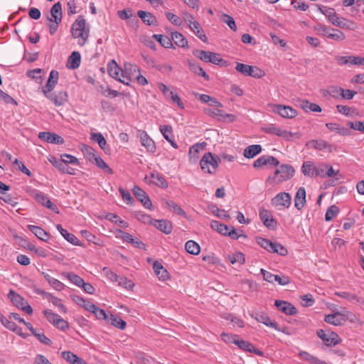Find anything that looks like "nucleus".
<instances>
[{"label": "nucleus", "instance_id": "39", "mask_svg": "<svg viewBox=\"0 0 364 364\" xmlns=\"http://www.w3.org/2000/svg\"><path fill=\"white\" fill-rule=\"evenodd\" d=\"M346 315L341 312H336L333 314H328L325 316L324 321L334 326H340L342 323V320L338 316H345Z\"/></svg>", "mask_w": 364, "mask_h": 364}, {"label": "nucleus", "instance_id": "10", "mask_svg": "<svg viewBox=\"0 0 364 364\" xmlns=\"http://www.w3.org/2000/svg\"><path fill=\"white\" fill-rule=\"evenodd\" d=\"M47 320L60 331H65L69 328L68 322L50 310H47Z\"/></svg>", "mask_w": 364, "mask_h": 364}, {"label": "nucleus", "instance_id": "18", "mask_svg": "<svg viewBox=\"0 0 364 364\" xmlns=\"http://www.w3.org/2000/svg\"><path fill=\"white\" fill-rule=\"evenodd\" d=\"M137 15L141 19V21L147 26H156L158 25V21L156 17L150 12L140 10L138 11Z\"/></svg>", "mask_w": 364, "mask_h": 364}, {"label": "nucleus", "instance_id": "8", "mask_svg": "<svg viewBox=\"0 0 364 364\" xmlns=\"http://www.w3.org/2000/svg\"><path fill=\"white\" fill-rule=\"evenodd\" d=\"M316 335L327 346H334L341 342L338 334L333 331L318 329L316 331Z\"/></svg>", "mask_w": 364, "mask_h": 364}, {"label": "nucleus", "instance_id": "31", "mask_svg": "<svg viewBox=\"0 0 364 364\" xmlns=\"http://www.w3.org/2000/svg\"><path fill=\"white\" fill-rule=\"evenodd\" d=\"M306 146L309 148H313L316 150H323V149H326L328 148V149L331 148V145L329 144H328L326 141L322 140V139L310 140L306 144Z\"/></svg>", "mask_w": 364, "mask_h": 364}, {"label": "nucleus", "instance_id": "50", "mask_svg": "<svg viewBox=\"0 0 364 364\" xmlns=\"http://www.w3.org/2000/svg\"><path fill=\"white\" fill-rule=\"evenodd\" d=\"M328 38L340 42L345 40L346 36L343 31L331 28Z\"/></svg>", "mask_w": 364, "mask_h": 364}, {"label": "nucleus", "instance_id": "1", "mask_svg": "<svg viewBox=\"0 0 364 364\" xmlns=\"http://www.w3.org/2000/svg\"><path fill=\"white\" fill-rule=\"evenodd\" d=\"M90 30L86 28V21L82 16H79L71 27L72 36L78 38V44L83 46L89 37Z\"/></svg>", "mask_w": 364, "mask_h": 364}, {"label": "nucleus", "instance_id": "6", "mask_svg": "<svg viewBox=\"0 0 364 364\" xmlns=\"http://www.w3.org/2000/svg\"><path fill=\"white\" fill-rule=\"evenodd\" d=\"M262 130L267 134L276 135L286 140H291L294 138V136H295L296 139L300 138L299 133H292L287 130L282 129L279 127L272 124H268L266 127H262Z\"/></svg>", "mask_w": 364, "mask_h": 364}, {"label": "nucleus", "instance_id": "24", "mask_svg": "<svg viewBox=\"0 0 364 364\" xmlns=\"http://www.w3.org/2000/svg\"><path fill=\"white\" fill-rule=\"evenodd\" d=\"M149 177L151 178L150 183L156 185L162 188H166L168 187V183L166 181L164 176L161 173L157 171H154L150 174Z\"/></svg>", "mask_w": 364, "mask_h": 364}, {"label": "nucleus", "instance_id": "47", "mask_svg": "<svg viewBox=\"0 0 364 364\" xmlns=\"http://www.w3.org/2000/svg\"><path fill=\"white\" fill-rule=\"evenodd\" d=\"M63 276L78 287H80L82 284H83V279L73 272H64Z\"/></svg>", "mask_w": 364, "mask_h": 364}, {"label": "nucleus", "instance_id": "7", "mask_svg": "<svg viewBox=\"0 0 364 364\" xmlns=\"http://www.w3.org/2000/svg\"><path fill=\"white\" fill-rule=\"evenodd\" d=\"M8 297L17 308L21 309L28 314H31L33 313V309L28 302L20 294L16 293L14 290H10L8 294Z\"/></svg>", "mask_w": 364, "mask_h": 364}, {"label": "nucleus", "instance_id": "22", "mask_svg": "<svg viewBox=\"0 0 364 364\" xmlns=\"http://www.w3.org/2000/svg\"><path fill=\"white\" fill-rule=\"evenodd\" d=\"M152 225L166 235L170 234L173 228L172 223L166 220H154Z\"/></svg>", "mask_w": 364, "mask_h": 364}, {"label": "nucleus", "instance_id": "23", "mask_svg": "<svg viewBox=\"0 0 364 364\" xmlns=\"http://www.w3.org/2000/svg\"><path fill=\"white\" fill-rule=\"evenodd\" d=\"M50 15L52 18H48L50 21H54L57 23H60L62 21V6L60 2L55 3L50 9Z\"/></svg>", "mask_w": 364, "mask_h": 364}, {"label": "nucleus", "instance_id": "32", "mask_svg": "<svg viewBox=\"0 0 364 364\" xmlns=\"http://www.w3.org/2000/svg\"><path fill=\"white\" fill-rule=\"evenodd\" d=\"M262 149L259 144L250 145L244 150L243 155L247 159H252L262 151Z\"/></svg>", "mask_w": 364, "mask_h": 364}, {"label": "nucleus", "instance_id": "59", "mask_svg": "<svg viewBox=\"0 0 364 364\" xmlns=\"http://www.w3.org/2000/svg\"><path fill=\"white\" fill-rule=\"evenodd\" d=\"M256 241L259 246L269 252H271V250H272L274 243L267 239L261 237H257Z\"/></svg>", "mask_w": 364, "mask_h": 364}, {"label": "nucleus", "instance_id": "33", "mask_svg": "<svg viewBox=\"0 0 364 364\" xmlns=\"http://www.w3.org/2000/svg\"><path fill=\"white\" fill-rule=\"evenodd\" d=\"M226 259L232 264L242 265L245 262V255L242 252H235L227 255Z\"/></svg>", "mask_w": 364, "mask_h": 364}, {"label": "nucleus", "instance_id": "5", "mask_svg": "<svg viewBox=\"0 0 364 364\" xmlns=\"http://www.w3.org/2000/svg\"><path fill=\"white\" fill-rule=\"evenodd\" d=\"M107 71L109 75L114 79L122 83L129 85L130 77L124 73L123 70L117 64L114 60H112L107 65Z\"/></svg>", "mask_w": 364, "mask_h": 364}, {"label": "nucleus", "instance_id": "11", "mask_svg": "<svg viewBox=\"0 0 364 364\" xmlns=\"http://www.w3.org/2000/svg\"><path fill=\"white\" fill-rule=\"evenodd\" d=\"M279 164V161L277 158L269 155H263L255 161L253 167L259 168L264 166L269 167L277 166Z\"/></svg>", "mask_w": 364, "mask_h": 364}, {"label": "nucleus", "instance_id": "2", "mask_svg": "<svg viewBox=\"0 0 364 364\" xmlns=\"http://www.w3.org/2000/svg\"><path fill=\"white\" fill-rule=\"evenodd\" d=\"M294 172L295 171L291 165L282 164L274 171V176L267 178V182L271 185L282 183L292 178Z\"/></svg>", "mask_w": 364, "mask_h": 364}, {"label": "nucleus", "instance_id": "64", "mask_svg": "<svg viewBox=\"0 0 364 364\" xmlns=\"http://www.w3.org/2000/svg\"><path fill=\"white\" fill-rule=\"evenodd\" d=\"M339 212V209L336 205H331L330 206L326 213L325 215V220L326 221L331 220L333 218H335Z\"/></svg>", "mask_w": 364, "mask_h": 364}, {"label": "nucleus", "instance_id": "63", "mask_svg": "<svg viewBox=\"0 0 364 364\" xmlns=\"http://www.w3.org/2000/svg\"><path fill=\"white\" fill-rule=\"evenodd\" d=\"M116 282L118 283L119 286H122L127 289H131L134 286V284L125 277L118 276Z\"/></svg>", "mask_w": 364, "mask_h": 364}, {"label": "nucleus", "instance_id": "42", "mask_svg": "<svg viewBox=\"0 0 364 364\" xmlns=\"http://www.w3.org/2000/svg\"><path fill=\"white\" fill-rule=\"evenodd\" d=\"M47 299L49 302L52 303L55 306L58 307L60 312L65 314L67 312V308L62 303L60 299L56 298L50 294L47 293Z\"/></svg>", "mask_w": 364, "mask_h": 364}, {"label": "nucleus", "instance_id": "40", "mask_svg": "<svg viewBox=\"0 0 364 364\" xmlns=\"http://www.w3.org/2000/svg\"><path fill=\"white\" fill-rule=\"evenodd\" d=\"M152 37L154 39H156L160 43V45L165 48H170L173 47L171 38H169L166 36H164L161 34H154Z\"/></svg>", "mask_w": 364, "mask_h": 364}, {"label": "nucleus", "instance_id": "46", "mask_svg": "<svg viewBox=\"0 0 364 364\" xmlns=\"http://www.w3.org/2000/svg\"><path fill=\"white\" fill-rule=\"evenodd\" d=\"M94 164L100 169L103 170L105 173L109 174H112L113 171L112 168L107 164V163L100 156H97L94 159Z\"/></svg>", "mask_w": 364, "mask_h": 364}, {"label": "nucleus", "instance_id": "36", "mask_svg": "<svg viewBox=\"0 0 364 364\" xmlns=\"http://www.w3.org/2000/svg\"><path fill=\"white\" fill-rule=\"evenodd\" d=\"M255 319L264 323L267 326L272 327L276 330H279L277 327V323L275 321H271V319L269 318V316L265 314H257L255 316Z\"/></svg>", "mask_w": 364, "mask_h": 364}, {"label": "nucleus", "instance_id": "51", "mask_svg": "<svg viewBox=\"0 0 364 364\" xmlns=\"http://www.w3.org/2000/svg\"><path fill=\"white\" fill-rule=\"evenodd\" d=\"M107 323L121 330L124 329L127 325L124 321L112 314L110 315Z\"/></svg>", "mask_w": 364, "mask_h": 364}, {"label": "nucleus", "instance_id": "37", "mask_svg": "<svg viewBox=\"0 0 364 364\" xmlns=\"http://www.w3.org/2000/svg\"><path fill=\"white\" fill-rule=\"evenodd\" d=\"M59 79V73L56 70H51L47 80V92L53 90Z\"/></svg>", "mask_w": 364, "mask_h": 364}, {"label": "nucleus", "instance_id": "25", "mask_svg": "<svg viewBox=\"0 0 364 364\" xmlns=\"http://www.w3.org/2000/svg\"><path fill=\"white\" fill-rule=\"evenodd\" d=\"M326 127L331 132H334L341 136H349L350 135V131L349 129L341 126L339 124L330 122L326 123Z\"/></svg>", "mask_w": 364, "mask_h": 364}, {"label": "nucleus", "instance_id": "14", "mask_svg": "<svg viewBox=\"0 0 364 364\" xmlns=\"http://www.w3.org/2000/svg\"><path fill=\"white\" fill-rule=\"evenodd\" d=\"M132 191L135 197L143 204L146 208L151 209V201L144 190L137 186H134Z\"/></svg>", "mask_w": 364, "mask_h": 364}, {"label": "nucleus", "instance_id": "61", "mask_svg": "<svg viewBox=\"0 0 364 364\" xmlns=\"http://www.w3.org/2000/svg\"><path fill=\"white\" fill-rule=\"evenodd\" d=\"M210 53V51H205V50H198V49L194 50L193 51V54L194 56H196L200 60L205 62V63L209 62L208 58H210V55H209Z\"/></svg>", "mask_w": 364, "mask_h": 364}, {"label": "nucleus", "instance_id": "16", "mask_svg": "<svg viewBox=\"0 0 364 364\" xmlns=\"http://www.w3.org/2000/svg\"><path fill=\"white\" fill-rule=\"evenodd\" d=\"M205 113L211 117H218L224 120L233 122L235 119V116L232 114H225L223 110L217 108L214 109H205Z\"/></svg>", "mask_w": 364, "mask_h": 364}, {"label": "nucleus", "instance_id": "57", "mask_svg": "<svg viewBox=\"0 0 364 364\" xmlns=\"http://www.w3.org/2000/svg\"><path fill=\"white\" fill-rule=\"evenodd\" d=\"M28 230L32 232L38 239L41 240H46L44 239V237L46 236V231L38 227V226H36V225H28Z\"/></svg>", "mask_w": 364, "mask_h": 364}, {"label": "nucleus", "instance_id": "34", "mask_svg": "<svg viewBox=\"0 0 364 364\" xmlns=\"http://www.w3.org/2000/svg\"><path fill=\"white\" fill-rule=\"evenodd\" d=\"M209 211L220 219L230 220V216L227 213L225 210L220 209L216 205H208Z\"/></svg>", "mask_w": 364, "mask_h": 364}, {"label": "nucleus", "instance_id": "48", "mask_svg": "<svg viewBox=\"0 0 364 364\" xmlns=\"http://www.w3.org/2000/svg\"><path fill=\"white\" fill-rule=\"evenodd\" d=\"M210 227L212 229L225 236L229 229V227L226 225L220 223L217 220H212L210 222Z\"/></svg>", "mask_w": 364, "mask_h": 364}, {"label": "nucleus", "instance_id": "35", "mask_svg": "<svg viewBox=\"0 0 364 364\" xmlns=\"http://www.w3.org/2000/svg\"><path fill=\"white\" fill-rule=\"evenodd\" d=\"M188 65L191 72L194 73L197 75L202 76L206 80H209L210 77L208 75L198 63H195L191 60H188Z\"/></svg>", "mask_w": 364, "mask_h": 364}, {"label": "nucleus", "instance_id": "43", "mask_svg": "<svg viewBox=\"0 0 364 364\" xmlns=\"http://www.w3.org/2000/svg\"><path fill=\"white\" fill-rule=\"evenodd\" d=\"M185 249L189 254L197 255L199 254L200 245L193 240H188L185 244Z\"/></svg>", "mask_w": 364, "mask_h": 364}, {"label": "nucleus", "instance_id": "55", "mask_svg": "<svg viewBox=\"0 0 364 364\" xmlns=\"http://www.w3.org/2000/svg\"><path fill=\"white\" fill-rule=\"evenodd\" d=\"M47 143L62 144L64 143V139L60 135L47 132Z\"/></svg>", "mask_w": 364, "mask_h": 364}, {"label": "nucleus", "instance_id": "54", "mask_svg": "<svg viewBox=\"0 0 364 364\" xmlns=\"http://www.w3.org/2000/svg\"><path fill=\"white\" fill-rule=\"evenodd\" d=\"M166 207L170 209V210L173 211L174 213L178 215H183L185 216L186 213L185 211L179 206L175 202L172 200H166Z\"/></svg>", "mask_w": 364, "mask_h": 364}, {"label": "nucleus", "instance_id": "38", "mask_svg": "<svg viewBox=\"0 0 364 364\" xmlns=\"http://www.w3.org/2000/svg\"><path fill=\"white\" fill-rule=\"evenodd\" d=\"M316 168V166L312 161H307L303 163L301 171L305 176L313 178Z\"/></svg>", "mask_w": 364, "mask_h": 364}, {"label": "nucleus", "instance_id": "28", "mask_svg": "<svg viewBox=\"0 0 364 364\" xmlns=\"http://www.w3.org/2000/svg\"><path fill=\"white\" fill-rule=\"evenodd\" d=\"M171 37V41H173L177 46L183 48H188V41L182 33L178 31L172 32Z\"/></svg>", "mask_w": 364, "mask_h": 364}, {"label": "nucleus", "instance_id": "17", "mask_svg": "<svg viewBox=\"0 0 364 364\" xmlns=\"http://www.w3.org/2000/svg\"><path fill=\"white\" fill-rule=\"evenodd\" d=\"M274 304L279 311L287 315H294L296 313V308L287 301L276 300Z\"/></svg>", "mask_w": 364, "mask_h": 364}, {"label": "nucleus", "instance_id": "45", "mask_svg": "<svg viewBox=\"0 0 364 364\" xmlns=\"http://www.w3.org/2000/svg\"><path fill=\"white\" fill-rule=\"evenodd\" d=\"M337 26L343 29L350 31H355L358 28V26L355 22L344 18H341V20H339V23H337Z\"/></svg>", "mask_w": 364, "mask_h": 364}, {"label": "nucleus", "instance_id": "49", "mask_svg": "<svg viewBox=\"0 0 364 364\" xmlns=\"http://www.w3.org/2000/svg\"><path fill=\"white\" fill-rule=\"evenodd\" d=\"M334 90L336 91L337 92H340L341 97L346 100L353 99V97L357 93L355 91H353L350 90H344L342 87H333L331 92H333Z\"/></svg>", "mask_w": 364, "mask_h": 364}, {"label": "nucleus", "instance_id": "12", "mask_svg": "<svg viewBox=\"0 0 364 364\" xmlns=\"http://www.w3.org/2000/svg\"><path fill=\"white\" fill-rule=\"evenodd\" d=\"M48 160L59 171L70 175L75 174V169L68 166L63 160H62V154L60 155V159L51 156L48 158Z\"/></svg>", "mask_w": 364, "mask_h": 364}, {"label": "nucleus", "instance_id": "13", "mask_svg": "<svg viewBox=\"0 0 364 364\" xmlns=\"http://www.w3.org/2000/svg\"><path fill=\"white\" fill-rule=\"evenodd\" d=\"M259 218L263 224L269 229H274L277 226V221L273 218L272 213L264 208H259Z\"/></svg>", "mask_w": 364, "mask_h": 364}, {"label": "nucleus", "instance_id": "58", "mask_svg": "<svg viewBox=\"0 0 364 364\" xmlns=\"http://www.w3.org/2000/svg\"><path fill=\"white\" fill-rule=\"evenodd\" d=\"M159 129L167 141H170V139L173 138V129L171 125H161Z\"/></svg>", "mask_w": 364, "mask_h": 364}, {"label": "nucleus", "instance_id": "56", "mask_svg": "<svg viewBox=\"0 0 364 364\" xmlns=\"http://www.w3.org/2000/svg\"><path fill=\"white\" fill-rule=\"evenodd\" d=\"M91 139L96 141L102 149H105L107 141L101 133H92Z\"/></svg>", "mask_w": 364, "mask_h": 364}, {"label": "nucleus", "instance_id": "26", "mask_svg": "<svg viewBox=\"0 0 364 364\" xmlns=\"http://www.w3.org/2000/svg\"><path fill=\"white\" fill-rule=\"evenodd\" d=\"M81 56L79 52L73 51L69 56L67 63V67L70 69H77L80 67Z\"/></svg>", "mask_w": 364, "mask_h": 364}, {"label": "nucleus", "instance_id": "30", "mask_svg": "<svg viewBox=\"0 0 364 364\" xmlns=\"http://www.w3.org/2000/svg\"><path fill=\"white\" fill-rule=\"evenodd\" d=\"M57 228L62 235V236L69 242L75 245H81L79 240L72 233L68 232L66 230L63 229L60 225H57Z\"/></svg>", "mask_w": 364, "mask_h": 364}, {"label": "nucleus", "instance_id": "19", "mask_svg": "<svg viewBox=\"0 0 364 364\" xmlns=\"http://www.w3.org/2000/svg\"><path fill=\"white\" fill-rule=\"evenodd\" d=\"M275 111L284 118H294L296 116V111L289 106L277 105Z\"/></svg>", "mask_w": 364, "mask_h": 364}, {"label": "nucleus", "instance_id": "9", "mask_svg": "<svg viewBox=\"0 0 364 364\" xmlns=\"http://www.w3.org/2000/svg\"><path fill=\"white\" fill-rule=\"evenodd\" d=\"M271 203L278 210L287 208L291 205V196L288 193H279L272 199Z\"/></svg>", "mask_w": 364, "mask_h": 364}, {"label": "nucleus", "instance_id": "52", "mask_svg": "<svg viewBox=\"0 0 364 364\" xmlns=\"http://www.w3.org/2000/svg\"><path fill=\"white\" fill-rule=\"evenodd\" d=\"M205 143L203 144H196L190 147L188 155L191 159H198V154L200 151H202L205 147Z\"/></svg>", "mask_w": 364, "mask_h": 364}, {"label": "nucleus", "instance_id": "3", "mask_svg": "<svg viewBox=\"0 0 364 364\" xmlns=\"http://www.w3.org/2000/svg\"><path fill=\"white\" fill-rule=\"evenodd\" d=\"M220 163V159L218 156H213L211 152L205 153L200 161L201 170L209 174H215Z\"/></svg>", "mask_w": 364, "mask_h": 364}, {"label": "nucleus", "instance_id": "62", "mask_svg": "<svg viewBox=\"0 0 364 364\" xmlns=\"http://www.w3.org/2000/svg\"><path fill=\"white\" fill-rule=\"evenodd\" d=\"M124 73H126L127 75L130 76L131 74H134L135 73H139L140 69L136 65H133L130 63H126L124 65Z\"/></svg>", "mask_w": 364, "mask_h": 364}, {"label": "nucleus", "instance_id": "21", "mask_svg": "<svg viewBox=\"0 0 364 364\" xmlns=\"http://www.w3.org/2000/svg\"><path fill=\"white\" fill-rule=\"evenodd\" d=\"M47 97L55 105L61 106L68 101V94L66 92L60 91L58 93L51 94Z\"/></svg>", "mask_w": 364, "mask_h": 364}, {"label": "nucleus", "instance_id": "53", "mask_svg": "<svg viewBox=\"0 0 364 364\" xmlns=\"http://www.w3.org/2000/svg\"><path fill=\"white\" fill-rule=\"evenodd\" d=\"M252 69L253 66L241 63H237L235 66V70L245 76H250V75H252L251 71Z\"/></svg>", "mask_w": 364, "mask_h": 364}, {"label": "nucleus", "instance_id": "44", "mask_svg": "<svg viewBox=\"0 0 364 364\" xmlns=\"http://www.w3.org/2000/svg\"><path fill=\"white\" fill-rule=\"evenodd\" d=\"M80 150L83 153L84 156L87 158V159H88L90 162H94V159L97 155L96 154L93 148L90 146L82 144L81 146Z\"/></svg>", "mask_w": 364, "mask_h": 364}, {"label": "nucleus", "instance_id": "41", "mask_svg": "<svg viewBox=\"0 0 364 364\" xmlns=\"http://www.w3.org/2000/svg\"><path fill=\"white\" fill-rule=\"evenodd\" d=\"M299 355L301 358L309 362L311 364H326L324 361L319 360L306 351H300Z\"/></svg>", "mask_w": 364, "mask_h": 364}, {"label": "nucleus", "instance_id": "27", "mask_svg": "<svg viewBox=\"0 0 364 364\" xmlns=\"http://www.w3.org/2000/svg\"><path fill=\"white\" fill-rule=\"evenodd\" d=\"M153 269L156 275L160 280L165 281L168 278V271L158 261L153 264Z\"/></svg>", "mask_w": 364, "mask_h": 364}, {"label": "nucleus", "instance_id": "29", "mask_svg": "<svg viewBox=\"0 0 364 364\" xmlns=\"http://www.w3.org/2000/svg\"><path fill=\"white\" fill-rule=\"evenodd\" d=\"M336 296H338L339 297H341L343 299H345L348 300V301L353 303V304H359L362 303L363 300L360 297L358 296L355 294H352L350 292L348 291H336L334 293Z\"/></svg>", "mask_w": 364, "mask_h": 364}, {"label": "nucleus", "instance_id": "60", "mask_svg": "<svg viewBox=\"0 0 364 364\" xmlns=\"http://www.w3.org/2000/svg\"><path fill=\"white\" fill-rule=\"evenodd\" d=\"M210 58H208L209 62L215 65H223L225 64V61L221 58L219 53L210 52Z\"/></svg>", "mask_w": 364, "mask_h": 364}, {"label": "nucleus", "instance_id": "20", "mask_svg": "<svg viewBox=\"0 0 364 364\" xmlns=\"http://www.w3.org/2000/svg\"><path fill=\"white\" fill-rule=\"evenodd\" d=\"M306 202V190L304 187H300L294 197V206L300 210L304 207Z\"/></svg>", "mask_w": 364, "mask_h": 364}, {"label": "nucleus", "instance_id": "15", "mask_svg": "<svg viewBox=\"0 0 364 364\" xmlns=\"http://www.w3.org/2000/svg\"><path fill=\"white\" fill-rule=\"evenodd\" d=\"M138 136L140 138L141 145L146 147L149 151L154 153L156 151L154 141L145 131L139 130Z\"/></svg>", "mask_w": 364, "mask_h": 364}, {"label": "nucleus", "instance_id": "4", "mask_svg": "<svg viewBox=\"0 0 364 364\" xmlns=\"http://www.w3.org/2000/svg\"><path fill=\"white\" fill-rule=\"evenodd\" d=\"M26 75L38 85L36 92L46 95V84L44 83L46 80L45 70L41 68L28 70L26 71Z\"/></svg>", "mask_w": 364, "mask_h": 364}]
</instances>
